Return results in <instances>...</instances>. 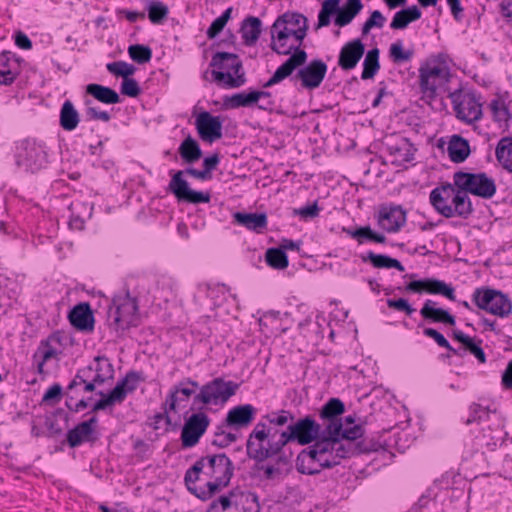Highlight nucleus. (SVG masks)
<instances>
[{
    "label": "nucleus",
    "instance_id": "f257e3e1",
    "mask_svg": "<svg viewBox=\"0 0 512 512\" xmlns=\"http://www.w3.org/2000/svg\"><path fill=\"white\" fill-rule=\"evenodd\" d=\"M290 420H294L293 413L284 409L263 415L248 436L246 442L248 457L256 462H263L280 454L290 443V441H284L283 437L287 434V428L280 430V427L287 426Z\"/></svg>",
    "mask_w": 512,
    "mask_h": 512
},
{
    "label": "nucleus",
    "instance_id": "f03ea898",
    "mask_svg": "<svg viewBox=\"0 0 512 512\" xmlns=\"http://www.w3.org/2000/svg\"><path fill=\"white\" fill-rule=\"evenodd\" d=\"M114 373V366L106 356H96L89 365L77 370L65 394L74 399L82 393L94 392L97 386L112 380Z\"/></svg>",
    "mask_w": 512,
    "mask_h": 512
},
{
    "label": "nucleus",
    "instance_id": "7ed1b4c3",
    "mask_svg": "<svg viewBox=\"0 0 512 512\" xmlns=\"http://www.w3.org/2000/svg\"><path fill=\"white\" fill-rule=\"evenodd\" d=\"M430 203L445 218L467 219L473 213L471 199L453 183H445L430 192Z\"/></svg>",
    "mask_w": 512,
    "mask_h": 512
},
{
    "label": "nucleus",
    "instance_id": "20e7f679",
    "mask_svg": "<svg viewBox=\"0 0 512 512\" xmlns=\"http://www.w3.org/2000/svg\"><path fill=\"white\" fill-rule=\"evenodd\" d=\"M271 33V49L279 55H290V57L276 69L272 77L263 84V88L272 87L291 76L294 70L307 61L308 57L306 51L300 48L299 42L288 44L290 37L286 32L272 29Z\"/></svg>",
    "mask_w": 512,
    "mask_h": 512
},
{
    "label": "nucleus",
    "instance_id": "39448f33",
    "mask_svg": "<svg viewBox=\"0 0 512 512\" xmlns=\"http://www.w3.org/2000/svg\"><path fill=\"white\" fill-rule=\"evenodd\" d=\"M169 175L171 179L167 191L176 198L178 203L197 205L210 202V192L192 189L186 176H192L196 179L206 181L212 178V174H208L204 169L198 170L194 167H187L184 170H170Z\"/></svg>",
    "mask_w": 512,
    "mask_h": 512
},
{
    "label": "nucleus",
    "instance_id": "423d86ee",
    "mask_svg": "<svg viewBox=\"0 0 512 512\" xmlns=\"http://www.w3.org/2000/svg\"><path fill=\"white\" fill-rule=\"evenodd\" d=\"M209 65L213 68L211 74L218 86L234 89L247 82L242 60L235 53L216 52Z\"/></svg>",
    "mask_w": 512,
    "mask_h": 512
},
{
    "label": "nucleus",
    "instance_id": "0eeeda50",
    "mask_svg": "<svg viewBox=\"0 0 512 512\" xmlns=\"http://www.w3.org/2000/svg\"><path fill=\"white\" fill-rule=\"evenodd\" d=\"M363 434L364 428L362 425L355 424L353 427L341 430L338 435H331V438H333V446H331V449L334 450V455H336L335 461H337V465H339L344 458H350L355 455L376 450L373 444H368L365 440L355 442V440L361 438Z\"/></svg>",
    "mask_w": 512,
    "mask_h": 512
},
{
    "label": "nucleus",
    "instance_id": "6e6552de",
    "mask_svg": "<svg viewBox=\"0 0 512 512\" xmlns=\"http://www.w3.org/2000/svg\"><path fill=\"white\" fill-rule=\"evenodd\" d=\"M239 387V383L216 377L200 387V391L193 397L191 410H202L203 407L198 404L223 406Z\"/></svg>",
    "mask_w": 512,
    "mask_h": 512
},
{
    "label": "nucleus",
    "instance_id": "1a4fd4ad",
    "mask_svg": "<svg viewBox=\"0 0 512 512\" xmlns=\"http://www.w3.org/2000/svg\"><path fill=\"white\" fill-rule=\"evenodd\" d=\"M109 325L116 332L124 331L139 325L138 303L136 298L127 292L115 296L108 310Z\"/></svg>",
    "mask_w": 512,
    "mask_h": 512
},
{
    "label": "nucleus",
    "instance_id": "9d476101",
    "mask_svg": "<svg viewBox=\"0 0 512 512\" xmlns=\"http://www.w3.org/2000/svg\"><path fill=\"white\" fill-rule=\"evenodd\" d=\"M453 181L465 195L470 193L482 199H491L497 191L495 180L485 172L471 173L460 170L454 173Z\"/></svg>",
    "mask_w": 512,
    "mask_h": 512
},
{
    "label": "nucleus",
    "instance_id": "9b49d317",
    "mask_svg": "<svg viewBox=\"0 0 512 512\" xmlns=\"http://www.w3.org/2000/svg\"><path fill=\"white\" fill-rule=\"evenodd\" d=\"M458 120L473 124L482 118L480 97L473 91L456 89L448 95Z\"/></svg>",
    "mask_w": 512,
    "mask_h": 512
},
{
    "label": "nucleus",
    "instance_id": "f8f14e48",
    "mask_svg": "<svg viewBox=\"0 0 512 512\" xmlns=\"http://www.w3.org/2000/svg\"><path fill=\"white\" fill-rule=\"evenodd\" d=\"M450 78L447 66L435 61L423 64L419 68V85L424 98L434 100L437 90L445 85Z\"/></svg>",
    "mask_w": 512,
    "mask_h": 512
},
{
    "label": "nucleus",
    "instance_id": "ddd939ff",
    "mask_svg": "<svg viewBox=\"0 0 512 512\" xmlns=\"http://www.w3.org/2000/svg\"><path fill=\"white\" fill-rule=\"evenodd\" d=\"M472 301L479 309L501 318L509 316L512 312L510 298L492 288H477L472 294Z\"/></svg>",
    "mask_w": 512,
    "mask_h": 512
},
{
    "label": "nucleus",
    "instance_id": "4468645a",
    "mask_svg": "<svg viewBox=\"0 0 512 512\" xmlns=\"http://www.w3.org/2000/svg\"><path fill=\"white\" fill-rule=\"evenodd\" d=\"M324 435V428L312 416H305L297 420H290L287 425V434L284 441L296 442L299 445L315 443Z\"/></svg>",
    "mask_w": 512,
    "mask_h": 512
},
{
    "label": "nucleus",
    "instance_id": "2eb2a0df",
    "mask_svg": "<svg viewBox=\"0 0 512 512\" xmlns=\"http://www.w3.org/2000/svg\"><path fill=\"white\" fill-rule=\"evenodd\" d=\"M15 157L17 166L31 173L40 171L48 162L45 147L34 140L22 141Z\"/></svg>",
    "mask_w": 512,
    "mask_h": 512
},
{
    "label": "nucleus",
    "instance_id": "dca6fc26",
    "mask_svg": "<svg viewBox=\"0 0 512 512\" xmlns=\"http://www.w3.org/2000/svg\"><path fill=\"white\" fill-rule=\"evenodd\" d=\"M298 68L292 80L300 81L302 88L306 90L319 88L328 70L327 64L321 59H313L307 64L305 62Z\"/></svg>",
    "mask_w": 512,
    "mask_h": 512
},
{
    "label": "nucleus",
    "instance_id": "f3484780",
    "mask_svg": "<svg viewBox=\"0 0 512 512\" xmlns=\"http://www.w3.org/2000/svg\"><path fill=\"white\" fill-rule=\"evenodd\" d=\"M210 421L208 415L201 410L188 417L181 432L182 447L191 448L197 445L207 431Z\"/></svg>",
    "mask_w": 512,
    "mask_h": 512
},
{
    "label": "nucleus",
    "instance_id": "a211bd4d",
    "mask_svg": "<svg viewBox=\"0 0 512 512\" xmlns=\"http://www.w3.org/2000/svg\"><path fill=\"white\" fill-rule=\"evenodd\" d=\"M202 460H204V474L206 476L219 481L220 484L230 483L234 466L226 454L220 453L202 457Z\"/></svg>",
    "mask_w": 512,
    "mask_h": 512
},
{
    "label": "nucleus",
    "instance_id": "6ab92c4d",
    "mask_svg": "<svg viewBox=\"0 0 512 512\" xmlns=\"http://www.w3.org/2000/svg\"><path fill=\"white\" fill-rule=\"evenodd\" d=\"M272 28L286 32L288 37L293 36L302 45L308 29L307 18L297 12H286L276 19Z\"/></svg>",
    "mask_w": 512,
    "mask_h": 512
},
{
    "label": "nucleus",
    "instance_id": "aec40b11",
    "mask_svg": "<svg viewBox=\"0 0 512 512\" xmlns=\"http://www.w3.org/2000/svg\"><path fill=\"white\" fill-rule=\"evenodd\" d=\"M386 151L392 157V164L403 166L414 160L417 148L406 137L390 136L384 142Z\"/></svg>",
    "mask_w": 512,
    "mask_h": 512
},
{
    "label": "nucleus",
    "instance_id": "412c9836",
    "mask_svg": "<svg viewBox=\"0 0 512 512\" xmlns=\"http://www.w3.org/2000/svg\"><path fill=\"white\" fill-rule=\"evenodd\" d=\"M345 411V405L339 398H331L320 410V418L323 420L324 434L338 435L344 430L340 416Z\"/></svg>",
    "mask_w": 512,
    "mask_h": 512
},
{
    "label": "nucleus",
    "instance_id": "4be33fe9",
    "mask_svg": "<svg viewBox=\"0 0 512 512\" xmlns=\"http://www.w3.org/2000/svg\"><path fill=\"white\" fill-rule=\"evenodd\" d=\"M195 127L200 139L213 143L222 137L223 120L208 111H202L195 119Z\"/></svg>",
    "mask_w": 512,
    "mask_h": 512
},
{
    "label": "nucleus",
    "instance_id": "5701e85b",
    "mask_svg": "<svg viewBox=\"0 0 512 512\" xmlns=\"http://www.w3.org/2000/svg\"><path fill=\"white\" fill-rule=\"evenodd\" d=\"M200 391V385L197 381L187 377L174 385L165 399V405L170 411H176L177 406L187 402L191 396H195L196 391Z\"/></svg>",
    "mask_w": 512,
    "mask_h": 512
},
{
    "label": "nucleus",
    "instance_id": "b1692460",
    "mask_svg": "<svg viewBox=\"0 0 512 512\" xmlns=\"http://www.w3.org/2000/svg\"><path fill=\"white\" fill-rule=\"evenodd\" d=\"M257 409L252 404H242L231 408L223 422L229 429L239 431L247 428L255 419Z\"/></svg>",
    "mask_w": 512,
    "mask_h": 512
},
{
    "label": "nucleus",
    "instance_id": "393cba45",
    "mask_svg": "<svg viewBox=\"0 0 512 512\" xmlns=\"http://www.w3.org/2000/svg\"><path fill=\"white\" fill-rule=\"evenodd\" d=\"M406 223V211L401 206H383L378 214V225L388 233L399 231Z\"/></svg>",
    "mask_w": 512,
    "mask_h": 512
},
{
    "label": "nucleus",
    "instance_id": "a878e982",
    "mask_svg": "<svg viewBox=\"0 0 512 512\" xmlns=\"http://www.w3.org/2000/svg\"><path fill=\"white\" fill-rule=\"evenodd\" d=\"M68 320L77 331L89 333L94 330V313L88 302L75 305L68 314Z\"/></svg>",
    "mask_w": 512,
    "mask_h": 512
},
{
    "label": "nucleus",
    "instance_id": "bb28decb",
    "mask_svg": "<svg viewBox=\"0 0 512 512\" xmlns=\"http://www.w3.org/2000/svg\"><path fill=\"white\" fill-rule=\"evenodd\" d=\"M365 53V45L360 39L347 42L340 50L338 65L342 70L354 69Z\"/></svg>",
    "mask_w": 512,
    "mask_h": 512
},
{
    "label": "nucleus",
    "instance_id": "cd10ccee",
    "mask_svg": "<svg viewBox=\"0 0 512 512\" xmlns=\"http://www.w3.org/2000/svg\"><path fill=\"white\" fill-rule=\"evenodd\" d=\"M98 419L93 416L87 421L77 424L67 432L66 439L69 447L76 448L84 442H94L93 436Z\"/></svg>",
    "mask_w": 512,
    "mask_h": 512
},
{
    "label": "nucleus",
    "instance_id": "c85d7f7f",
    "mask_svg": "<svg viewBox=\"0 0 512 512\" xmlns=\"http://www.w3.org/2000/svg\"><path fill=\"white\" fill-rule=\"evenodd\" d=\"M507 433L503 430L502 423L498 420L493 425L482 427L476 436L477 444L489 451H494L497 446L502 445Z\"/></svg>",
    "mask_w": 512,
    "mask_h": 512
},
{
    "label": "nucleus",
    "instance_id": "c756f323",
    "mask_svg": "<svg viewBox=\"0 0 512 512\" xmlns=\"http://www.w3.org/2000/svg\"><path fill=\"white\" fill-rule=\"evenodd\" d=\"M21 72L20 59L10 51L0 53V84L11 85Z\"/></svg>",
    "mask_w": 512,
    "mask_h": 512
},
{
    "label": "nucleus",
    "instance_id": "7c9ffc66",
    "mask_svg": "<svg viewBox=\"0 0 512 512\" xmlns=\"http://www.w3.org/2000/svg\"><path fill=\"white\" fill-rule=\"evenodd\" d=\"M436 305L437 303L431 299H427L424 302L420 310L423 319L430 323H443L454 326L456 323L455 317L448 310L439 308Z\"/></svg>",
    "mask_w": 512,
    "mask_h": 512
},
{
    "label": "nucleus",
    "instance_id": "2f4dec72",
    "mask_svg": "<svg viewBox=\"0 0 512 512\" xmlns=\"http://www.w3.org/2000/svg\"><path fill=\"white\" fill-rule=\"evenodd\" d=\"M232 217L233 223L256 233H262L268 225L266 213H246L237 211L233 213Z\"/></svg>",
    "mask_w": 512,
    "mask_h": 512
},
{
    "label": "nucleus",
    "instance_id": "473e14b6",
    "mask_svg": "<svg viewBox=\"0 0 512 512\" xmlns=\"http://www.w3.org/2000/svg\"><path fill=\"white\" fill-rule=\"evenodd\" d=\"M317 453L312 446L303 449L296 458V469L301 474L315 475L323 470V466L318 461Z\"/></svg>",
    "mask_w": 512,
    "mask_h": 512
},
{
    "label": "nucleus",
    "instance_id": "72a5a7b5",
    "mask_svg": "<svg viewBox=\"0 0 512 512\" xmlns=\"http://www.w3.org/2000/svg\"><path fill=\"white\" fill-rule=\"evenodd\" d=\"M311 446L317 453L318 461L324 469L332 468L337 465V461H335L336 455H334V450L331 449V446H333V438H331V435L324 434Z\"/></svg>",
    "mask_w": 512,
    "mask_h": 512
},
{
    "label": "nucleus",
    "instance_id": "f704fd0d",
    "mask_svg": "<svg viewBox=\"0 0 512 512\" xmlns=\"http://www.w3.org/2000/svg\"><path fill=\"white\" fill-rule=\"evenodd\" d=\"M243 44L247 47L254 46L261 33H262V21L256 16H247L241 22L240 30Z\"/></svg>",
    "mask_w": 512,
    "mask_h": 512
},
{
    "label": "nucleus",
    "instance_id": "c9c22d12",
    "mask_svg": "<svg viewBox=\"0 0 512 512\" xmlns=\"http://www.w3.org/2000/svg\"><path fill=\"white\" fill-rule=\"evenodd\" d=\"M469 141L460 135H452L448 142L447 153L454 163L464 162L470 155Z\"/></svg>",
    "mask_w": 512,
    "mask_h": 512
},
{
    "label": "nucleus",
    "instance_id": "e433bc0d",
    "mask_svg": "<svg viewBox=\"0 0 512 512\" xmlns=\"http://www.w3.org/2000/svg\"><path fill=\"white\" fill-rule=\"evenodd\" d=\"M142 372L130 370L126 375L117 382L116 386L112 389L118 392V398L124 402L129 393H133L139 386L140 382L144 381Z\"/></svg>",
    "mask_w": 512,
    "mask_h": 512
},
{
    "label": "nucleus",
    "instance_id": "4c0bfd02",
    "mask_svg": "<svg viewBox=\"0 0 512 512\" xmlns=\"http://www.w3.org/2000/svg\"><path fill=\"white\" fill-rule=\"evenodd\" d=\"M85 93L103 104L111 105L121 102L119 94L114 89L101 84H88L85 87Z\"/></svg>",
    "mask_w": 512,
    "mask_h": 512
},
{
    "label": "nucleus",
    "instance_id": "58836bf2",
    "mask_svg": "<svg viewBox=\"0 0 512 512\" xmlns=\"http://www.w3.org/2000/svg\"><path fill=\"white\" fill-rule=\"evenodd\" d=\"M80 122V114L70 100H66L59 113L60 127L65 131H73Z\"/></svg>",
    "mask_w": 512,
    "mask_h": 512
},
{
    "label": "nucleus",
    "instance_id": "ea45409f",
    "mask_svg": "<svg viewBox=\"0 0 512 512\" xmlns=\"http://www.w3.org/2000/svg\"><path fill=\"white\" fill-rule=\"evenodd\" d=\"M421 16V10L416 5H412L395 13L390 28L393 30L405 29L411 22L420 19Z\"/></svg>",
    "mask_w": 512,
    "mask_h": 512
},
{
    "label": "nucleus",
    "instance_id": "a19ab883",
    "mask_svg": "<svg viewBox=\"0 0 512 512\" xmlns=\"http://www.w3.org/2000/svg\"><path fill=\"white\" fill-rule=\"evenodd\" d=\"M343 232L355 239L360 245L366 241L375 243L386 242L385 235L375 232L370 226H361L356 229L343 228Z\"/></svg>",
    "mask_w": 512,
    "mask_h": 512
},
{
    "label": "nucleus",
    "instance_id": "79ce46f5",
    "mask_svg": "<svg viewBox=\"0 0 512 512\" xmlns=\"http://www.w3.org/2000/svg\"><path fill=\"white\" fill-rule=\"evenodd\" d=\"M360 258L363 262H370L375 268H394L400 272L405 270L404 266L400 261L394 259L390 256L384 254H375L372 251L367 252L366 254H361Z\"/></svg>",
    "mask_w": 512,
    "mask_h": 512
},
{
    "label": "nucleus",
    "instance_id": "37998d69",
    "mask_svg": "<svg viewBox=\"0 0 512 512\" xmlns=\"http://www.w3.org/2000/svg\"><path fill=\"white\" fill-rule=\"evenodd\" d=\"M178 153L186 163H195L202 157V150L199 143L188 135L180 144Z\"/></svg>",
    "mask_w": 512,
    "mask_h": 512
},
{
    "label": "nucleus",
    "instance_id": "c03bdc74",
    "mask_svg": "<svg viewBox=\"0 0 512 512\" xmlns=\"http://www.w3.org/2000/svg\"><path fill=\"white\" fill-rule=\"evenodd\" d=\"M362 8L363 5L361 0H347L346 7H339V10L335 13V25L339 27L348 25L361 11Z\"/></svg>",
    "mask_w": 512,
    "mask_h": 512
},
{
    "label": "nucleus",
    "instance_id": "a18cd8bd",
    "mask_svg": "<svg viewBox=\"0 0 512 512\" xmlns=\"http://www.w3.org/2000/svg\"><path fill=\"white\" fill-rule=\"evenodd\" d=\"M223 104L228 109H237L240 107H252L257 104L254 89L242 91L231 96L223 98Z\"/></svg>",
    "mask_w": 512,
    "mask_h": 512
},
{
    "label": "nucleus",
    "instance_id": "49530a36",
    "mask_svg": "<svg viewBox=\"0 0 512 512\" xmlns=\"http://www.w3.org/2000/svg\"><path fill=\"white\" fill-rule=\"evenodd\" d=\"M239 438L237 431L229 429L228 425L222 421L217 427L213 435L211 444L218 448H226Z\"/></svg>",
    "mask_w": 512,
    "mask_h": 512
},
{
    "label": "nucleus",
    "instance_id": "de8ad7c7",
    "mask_svg": "<svg viewBox=\"0 0 512 512\" xmlns=\"http://www.w3.org/2000/svg\"><path fill=\"white\" fill-rule=\"evenodd\" d=\"M495 156L502 167L512 173V137H503L495 149Z\"/></svg>",
    "mask_w": 512,
    "mask_h": 512
},
{
    "label": "nucleus",
    "instance_id": "09e8293b",
    "mask_svg": "<svg viewBox=\"0 0 512 512\" xmlns=\"http://www.w3.org/2000/svg\"><path fill=\"white\" fill-rule=\"evenodd\" d=\"M379 54L380 51L378 48H373L367 52L363 62V71L361 74V78L363 80L372 79L379 71Z\"/></svg>",
    "mask_w": 512,
    "mask_h": 512
},
{
    "label": "nucleus",
    "instance_id": "8fccbe9b",
    "mask_svg": "<svg viewBox=\"0 0 512 512\" xmlns=\"http://www.w3.org/2000/svg\"><path fill=\"white\" fill-rule=\"evenodd\" d=\"M148 18L153 24H162L168 17L169 9L166 4L156 0H146Z\"/></svg>",
    "mask_w": 512,
    "mask_h": 512
},
{
    "label": "nucleus",
    "instance_id": "3c124183",
    "mask_svg": "<svg viewBox=\"0 0 512 512\" xmlns=\"http://www.w3.org/2000/svg\"><path fill=\"white\" fill-rule=\"evenodd\" d=\"M469 413L464 421L466 425L473 423H482L490 419L491 414H495V410H491L487 406H483L479 403H472L468 409Z\"/></svg>",
    "mask_w": 512,
    "mask_h": 512
},
{
    "label": "nucleus",
    "instance_id": "603ef678",
    "mask_svg": "<svg viewBox=\"0 0 512 512\" xmlns=\"http://www.w3.org/2000/svg\"><path fill=\"white\" fill-rule=\"evenodd\" d=\"M265 258L267 264L274 269L282 270L289 265L287 254L279 247L269 248L266 251Z\"/></svg>",
    "mask_w": 512,
    "mask_h": 512
},
{
    "label": "nucleus",
    "instance_id": "864d4df0",
    "mask_svg": "<svg viewBox=\"0 0 512 512\" xmlns=\"http://www.w3.org/2000/svg\"><path fill=\"white\" fill-rule=\"evenodd\" d=\"M58 341V337L51 335L47 339L41 340L36 352L33 355V359H41L44 362H48L50 359L55 358L58 354L56 348L51 345V341Z\"/></svg>",
    "mask_w": 512,
    "mask_h": 512
},
{
    "label": "nucleus",
    "instance_id": "5fc2aeb1",
    "mask_svg": "<svg viewBox=\"0 0 512 512\" xmlns=\"http://www.w3.org/2000/svg\"><path fill=\"white\" fill-rule=\"evenodd\" d=\"M204 460L200 458L197 460L192 467H190L184 476V481L187 486V489L193 493L194 495L197 494L198 488L196 486V482L199 479V474L204 473Z\"/></svg>",
    "mask_w": 512,
    "mask_h": 512
},
{
    "label": "nucleus",
    "instance_id": "6e6d98bb",
    "mask_svg": "<svg viewBox=\"0 0 512 512\" xmlns=\"http://www.w3.org/2000/svg\"><path fill=\"white\" fill-rule=\"evenodd\" d=\"M129 57L137 64L149 63L152 59V49L143 44H133L128 47Z\"/></svg>",
    "mask_w": 512,
    "mask_h": 512
},
{
    "label": "nucleus",
    "instance_id": "4d7b16f0",
    "mask_svg": "<svg viewBox=\"0 0 512 512\" xmlns=\"http://www.w3.org/2000/svg\"><path fill=\"white\" fill-rule=\"evenodd\" d=\"M340 0H325L318 14L317 28L326 27L330 24V17L339 10Z\"/></svg>",
    "mask_w": 512,
    "mask_h": 512
},
{
    "label": "nucleus",
    "instance_id": "13d9d810",
    "mask_svg": "<svg viewBox=\"0 0 512 512\" xmlns=\"http://www.w3.org/2000/svg\"><path fill=\"white\" fill-rule=\"evenodd\" d=\"M428 294L442 295L451 301H455L454 288L442 280L430 278Z\"/></svg>",
    "mask_w": 512,
    "mask_h": 512
},
{
    "label": "nucleus",
    "instance_id": "bf43d9fd",
    "mask_svg": "<svg viewBox=\"0 0 512 512\" xmlns=\"http://www.w3.org/2000/svg\"><path fill=\"white\" fill-rule=\"evenodd\" d=\"M107 70L117 77L129 78L136 72V67L125 61H114L106 65Z\"/></svg>",
    "mask_w": 512,
    "mask_h": 512
},
{
    "label": "nucleus",
    "instance_id": "052dcab7",
    "mask_svg": "<svg viewBox=\"0 0 512 512\" xmlns=\"http://www.w3.org/2000/svg\"><path fill=\"white\" fill-rule=\"evenodd\" d=\"M97 394L100 395L101 398L93 405L92 412L103 411L115 404L122 403L118 398V392H114L113 390L107 394H105L103 391H99Z\"/></svg>",
    "mask_w": 512,
    "mask_h": 512
},
{
    "label": "nucleus",
    "instance_id": "680f3d73",
    "mask_svg": "<svg viewBox=\"0 0 512 512\" xmlns=\"http://www.w3.org/2000/svg\"><path fill=\"white\" fill-rule=\"evenodd\" d=\"M389 54L394 63H403L409 61L413 56V51H405L401 41L391 44Z\"/></svg>",
    "mask_w": 512,
    "mask_h": 512
},
{
    "label": "nucleus",
    "instance_id": "e2e57ef3",
    "mask_svg": "<svg viewBox=\"0 0 512 512\" xmlns=\"http://www.w3.org/2000/svg\"><path fill=\"white\" fill-rule=\"evenodd\" d=\"M490 107L495 121L503 122L510 118L509 109L502 99H493L490 103Z\"/></svg>",
    "mask_w": 512,
    "mask_h": 512
},
{
    "label": "nucleus",
    "instance_id": "0e129e2a",
    "mask_svg": "<svg viewBox=\"0 0 512 512\" xmlns=\"http://www.w3.org/2000/svg\"><path fill=\"white\" fill-rule=\"evenodd\" d=\"M84 105L86 106V115L91 120H101L108 122L111 119V115L107 111H102L93 106V101L89 98L84 99Z\"/></svg>",
    "mask_w": 512,
    "mask_h": 512
},
{
    "label": "nucleus",
    "instance_id": "69168bd1",
    "mask_svg": "<svg viewBox=\"0 0 512 512\" xmlns=\"http://www.w3.org/2000/svg\"><path fill=\"white\" fill-rule=\"evenodd\" d=\"M237 497V495L233 492H230L229 495L220 496L217 500L213 501L210 505V508L207 512H216L219 506L223 511H226L235 506V509L238 510V503L233 502V498Z\"/></svg>",
    "mask_w": 512,
    "mask_h": 512
},
{
    "label": "nucleus",
    "instance_id": "338daca9",
    "mask_svg": "<svg viewBox=\"0 0 512 512\" xmlns=\"http://www.w3.org/2000/svg\"><path fill=\"white\" fill-rule=\"evenodd\" d=\"M63 396V388L59 383L51 385L42 397V403L54 405L58 403Z\"/></svg>",
    "mask_w": 512,
    "mask_h": 512
},
{
    "label": "nucleus",
    "instance_id": "774afa93",
    "mask_svg": "<svg viewBox=\"0 0 512 512\" xmlns=\"http://www.w3.org/2000/svg\"><path fill=\"white\" fill-rule=\"evenodd\" d=\"M385 21H386V18L383 16V14L379 10L373 11L371 13L370 17L363 24L362 34L363 35L368 34L369 31L374 27L382 28L384 26Z\"/></svg>",
    "mask_w": 512,
    "mask_h": 512
}]
</instances>
